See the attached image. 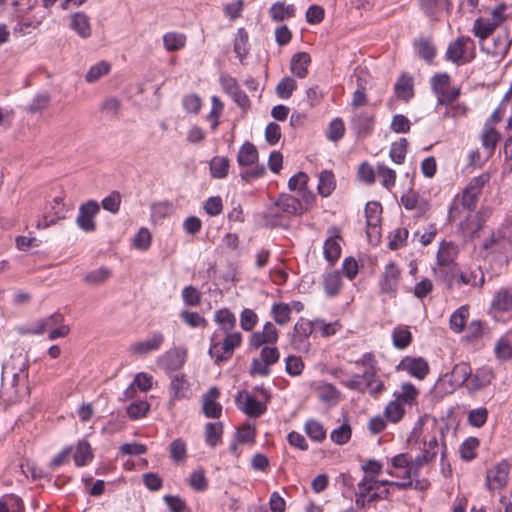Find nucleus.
<instances>
[{
    "mask_svg": "<svg viewBox=\"0 0 512 512\" xmlns=\"http://www.w3.org/2000/svg\"><path fill=\"white\" fill-rule=\"evenodd\" d=\"M396 370L404 371L411 377L423 380L429 374L430 367L423 357L405 356L396 366Z\"/></svg>",
    "mask_w": 512,
    "mask_h": 512,
    "instance_id": "8",
    "label": "nucleus"
},
{
    "mask_svg": "<svg viewBox=\"0 0 512 512\" xmlns=\"http://www.w3.org/2000/svg\"><path fill=\"white\" fill-rule=\"evenodd\" d=\"M479 446V440L475 437L466 439L460 446L461 458L465 461H470L475 458L476 450Z\"/></svg>",
    "mask_w": 512,
    "mask_h": 512,
    "instance_id": "57",
    "label": "nucleus"
},
{
    "mask_svg": "<svg viewBox=\"0 0 512 512\" xmlns=\"http://www.w3.org/2000/svg\"><path fill=\"white\" fill-rule=\"evenodd\" d=\"M244 9V1L243 0H235L229 3H226L223 6L224 15L231 21L238 19Z\"/></svg>",
    "mask_w": 512,
    "mask_h": 512,
    "instance_id": "62",
    "label": "nucleus"
},
{
    "mask_svg": "<svg viewBox=\"0 0 512 512\" xmlns=\"http://www.w3.org/2000/svg\"><path fill=\"white\" fill-rule=\"evenodd\" d=\"M164 341V334L160 331H154L146 339L131 344L129 347V352L135 356L145 357L153 352L158 351Z\"/></svg>",
    "mask_w": 512,
    "mask_h": 512,
    "instance_id": "7",
    "label": "nucleus"
},
{
    "mask_svg": "<svg viewBox=\"0 0 512 512\" xmlns=\"http://www.w3.org/2000/svg\"><path fill=\"white\" fill-rule=\"evenodd\" d=\"M406 414V410L403 409L398 403L390 400L384 407L383 415L389 423L397 424L401 422Z\"/></svg>",
    "mask_w": 512,
    "mask_h": 512,
    "instance_id": "45",
    "label": "nucleus"
},
{
    "mask_svg": "<svg viewBox=\"0 0 512 512\" xmlns=\"http://www.w3.org/2000/svg\"><path fill=\"white\" fill-rule=\"evenodd\" d=\"M164 49L168 52L182 50L187 43V36L184 33L171 31L162 36Z\"/></svg>",
    "mask_w": 512,
    "mask_h": 512,
    "instance_id": "32",
    "label": "nucleus"
},
{
    "mask_svg": "<svg viewBox=\"0 0 512 512\" xmlns=\"http://www.w3.org/2000/svg\"><path fill=\"white\" fill-rule=\"evenodd\" d=\"M297 83L291 77H284L276 87L277 95L282 99H288L296 90Z\"/></svg>",
    "mask_w": 512,
    "mask_h": 512,
    "instance_id": "60",
    "label": "nucleus"
},
{
    "mask_svg": "<svg viewBox=\"0 0 512 512\" xmlns=\"http://www.w3.org/2000/svg\"><path fill=\"white\" fill-rule=\"evenodd\" d=\"M489 176L486 174H482L480 176L472 178L463 192L457 196L460 199L462 205L471 210L475 207L478 196L484 187V185L488 182Z\"/></svg>",
    "mask_w": 512,
    "mask_h": 512,
    "instance_id": "9",
    "label": "nucleus"
},
{
    "mask_svg": "<svg viewBox=\"0 0 512 512\" xmlns=\"http://www.w3.org/2000/svg\"><path fill=\"white\" fill-rule=\"evenodd\" d=\"M93 458V452L90 444L86 440H81L74 448L73 459L78 467L85 466Z\"/></svg>",
    "mask_w": 512,
    "mask_h": 512,
    "instance_id": "37",
    "label": "nucleus"
},
{
    "mask_svg": "<svg viewBox=\"0 0 512 512\" xmlns=\"http://www.w3.org/2000/svg\"><path fill=\"white\" fill-rule=\"evenodd\" d=\"M187 350L182 347H175L162 354L157 362L166 371L179 370L185 363Z\"/></svg>",
    "mask_w": 512,
    "mask_h": 512,
    "instance_id": "17",
    "label": "nucleus"
},
{
    "mask_svg": "<svg viewBox=\"0 0 512 512\" xmlns=\"http://www.w3.org/2000/svg\"><path fill=\"white\" fill-rule=\"evenodd\" d=\"M111 276V271L106 267H100L96 270L89 272L85 276V281L90 285H101L106 282Z\"/></svg>",
    "mask_w": 512,
    "mask_h": 512,
    "instance_id": "59",
    "label": "nucleus"
},
{
    "mask_svg": "<svg viewBox=\"0 0 512 512\" xmlns=\"http://www.w3.org/2000/svg\"><path fill=\"white\" fill-rule=\"evenodd\" d=\"M355 364L364 368L362 377L369 381L368 385L373 387L374 392H382L384 390V383L376 377V361L372 354H364Z\"/></svg>",
    "mask_w": 512,
    "mask_h": 512,
    "instance_id": "16",
    "label": "nucleus"
},
{
    "mask_svg": "<svg viewBox=\"0 0 512 512\" xmlns=\"http://www.w3.org/2000/svg\"><path fill=\"white\" fill-rule=\"evenodd\" d=\"M38 198L40 200L39 210L41 213L36 224L38 229H45L55 225L65 217V204L60 193L54 195L40 194Z\"/></svg>",
    "mask_w": 512,
    "mask_h": 512,
    "instance_id": "2",
    "label": "nucleus"
},
{
    "mask_svg": "<svg viewBox=\"0 0 512 512\" xmlns=\"http://www.w3.org/2000/svg\"><path fill=\"white\" fill-rule=\"evenodd\" d=\"M495 357L499 361H509L512 359V340L508 334L501 336L494 346Z\"/></svg>",
    "mask_w": 512,
    "mask_h": 512,
    "instance_id": "36",
    "label": "nucleus"
},
{
    "mask_svg": "<svg viewBox=\"0 0 512 512\" xmlns=\"http://www.w3.org/2000/svg\"><path fill=\"white\" fill-rule=\"evenodd\" d=\"M436 433L437 424L435 419L425 414L416 420L407 436L406 441L410 446H420L422 442Z\"/></svg>",
    "mask_w": 512,
    "mask_h": 512,
    "instance_id": "4",
    "label": "nucleus"
},
{
    "mask_svg": "<svg viewBox=\"0 0 512 512\" xmlns=\"http://www.w3.org/2000/svg\"><path fill=\"white\" fill-rule=\"evenodd\" d=\"M458 246L451 242L441 243L437 253V264L440 267L450 268L453 273L455 270V259L458 255Z\"/></svg>",
    "mask_w": 512,
    "mask_h": 512,
    "instance_id": "23",
    "label": "nucleus"
},
{
    "mask_svg": "<svg viewBox=\"0 0 512 512\" xmlns=\"http://www.w3.org/2000/svg\"><path fill=\"white\" fill-rule=\"evenodd\" d=\"M237 407L251 417H259L266 411V405L246 391L238 392L236 396Z\"/></svg>",
    "mask_w": 512,
    "mask_h": 512,
    "instance_id": "14",
    "label": "nucleus"
},
{
    "mask_svg": "<svg viewBox=\"0 0 512 512\" xmlns=\"http://www.w3.org/2000/svg\"><path fill=\"white\" fill-rule=\"evenodd\" d=\"M499 120L497 118L490 120L485 124L483 133H482V146L486 151V154L489 156L492 154L496 144L498 143L500 139L499 133L494 128V125Z\"/></svg>",
    "mask_w": 512,
    "mask_h": 512,
    "instance_id": "27",
    "label": "nucleus"
},
{
    "mask_svg": "<svg viewBox=\"0 0 512 512\" xmlns=\"http://www.w3.org/2000/svg\"><path fill=\"white\" fill-rule=\"evenodd\" d=\"M258 160V151L254 144L245 142L237 154V162L240 166H251Z\"/></svg>",
    "mask_w": 512,
    "mask_h": 512,
    "instance_id": "35",
    "label": "nucleus"
},
{
    "mask_svg": "<svg viewBox=\"0 0 512 512\" xmlns=\"http://www.w3.org/2000/svg\"><path fill=\"white\" fill-rule=\"evenodd\" d=\"M304 430L309 438L316 442H320L326 437V431L322 424L313 419L305 423Z\"/></svg>",
    "mask_w": 512,
    "mask_h": 512,
    "instance_id": "51",
    "label": "nucleus"
},
{
    "mask_svg": "<svg viewBox=\"0 0 512 512\" xmlns=\"http://www.w3.org/2000/svg\"><path fill=\"white\" fill-rule=\"evenodd\" d=\"M295 6L277 1L268 10L269 17L273 22H282L295 16Z\"/></svg>",
    "mask_w": 512,
    "mask_h": 512,
    "instance_id": "28",
    "label": "nucleus"
},
{
    "mask_svg": "<svg viewBox=\"0 0 512 512\" xmlns=\"http://www.w3.org/2000/svg\"><path fill=\"white\" fill-rule=\"evenodd\" d=\"M324 256L331 264L336 262L341 254V245L338 235L330 236L324 243Z\"/></svg>",
    "mask_w": 512,
    "mask_h": 512,
    "instance_id": "39",
    "label": "nucleus"
},
{
    "mask_svg": "<svg viewBox=\"0 0 512 512\" xmlns=\"http://www.w3.org/2000/svg\"><path fill=\"white\" fill-rule=\"evenodd\" d=\"M453 379L454 387H460L470 379L472 369L467 363L456 364L452 371L448 373Z\"/></svg>",
    "mask_w": 512,
    "mask_h": 512,
    "instance_id": "43",
    "label": "nucleus"
},
{
    "mask_svg": "<svg viewBox=\"0 0 512 512\" xmlns=\"http://www.w3.org/2000/svg\"><path fill=\"white\" fill-rule=\"evenodd\" d=\"M491 308L497 312L508 313L512 315V293L507 289L498 290L491 302Z\"/></svg>",
    "mask_w": 512,
    "mask_h": 512,
    "instance_id": "31",
    "label": "nucleus"
},
{
    "mask_svg": "<svg viewBox=\"0 0 512 512\" xmlns=\"http://www.w3.org/2000/svg\"><path fill=\"white\" fill-rule=\"evenodd\" d=\"M423 466H416V458L407 453L395 455L391 459V469L388 474L392 477L402 478L403 482H390L389 485L396 486L400 489H406L413 485V478L416 477Z\"/></svg>",
    "mask_w": 512,
    "mask_h": 512,
    "instance_id": "1",
    "label": "nucleus"
},
{
    "mask_svg": "<svg viewBox=\"0 0 512 512\" xmlns=\"http://www.w3.org/2000/svg\"><path fill=\"white\" fill-rule=\"evenodd\" d=\"M188 483L195 491H205L208 487L205 471L203 469H197L193 471L188 478Z\"/></svg>",
    "mask_w": 512,
    "mask_h": 512,
    "instance_id": "55",
    "label": "nucleus"
},
{
    "mask_svg": "<svg viewBox=\"0 0 512 512\" xmlns=\"http://www.w3.org/2000/svg\"><path fill=\"white\" fill-rule=\"evenodd\" d=\"M220 392L212 387L203 396V412L207 418H219L222 414V405L217 402Z\"/></svg>",
    "mask_w": 512,
    "mask_h": 512,
    "instance_id": "25",
    "label": "nucleus"
},
{
    "mask_svg": "<svg viewBox=\"0 0 512 512\" xmlns=\"http://www.w3.org/2000/svg\"><path fill=\"white\" fill-rule=\"evenodd\" d=\"M151 242L152 235L150 231L145 227L140 228L133 238V246L141 251L148 250L151 245Z\"/></svg>",
    "mask_w": 512,
    "mask_h": 512,
    "instance_id": "58",
    "label": "nucleus"
},
{
    "mask_svg": "<svg viewBox=\"0 0 512 512\" xmlns=\"http://www.w3.org/2000/svg\"><path fill=\"white\" fill-rule=\"evenodd\" d=\"M376 175L379 178V180L381 181V184L385 188L389 189L395 185L396 172L393 169L387 167L386 165H384V164L378 165Z\"/></svg>",
    "mask_w": 512,
    "mask_h": 512,
    "instance_id": "53",
    "label": "nucleus"
},
{
    "mask_svg": "<svg viewBox=\"0 0 512 512\" xmlns=\"http://www.w3.org/2000/svg\"><path fill=\"white\" fill-rule=\"evenodd\" d=\"M223 426L220 422L208 423L205 427V441L210 447H215L221 442Z\"/></svg>",
    "mask_w": 512,
    "mask_h": 512,
    "instance_id": "48",
    "label": "nucleus"
},
{
    "mask_svg": "<svg viewBox=\"0 0 512 512\" xmlns=\"http://www.w3.org/2000/svg\"><path fill=\"white\" fill-rule=\"evenodd\" d=\"M494 378L495 373L492 367H479L470 376V381L467 384L468 391L470 393L478 392L490 385Z\"/></svg>",
    "mask_w": 512,
    "mask_h": 512,
    "instance_id": "20",
    "label": "nucleus"
},
{
    "mask_svg": "<svg viewBox=\"0 0 512 512\" xmlns=\"http://www.w3.org/2000/svg\"><path fill=\"white\" fill-rule=\"evenodd\" d=\"M170 391L173 394V399L188 397L189 383L185 376H174L170 383Z\"/></svg>",
    "mask_w": 512,
    "mask_h": 512,
    "instance_id": "47",
    "label": "nucleus"
},
{
    "mask_svg": "<svg viewBox=\"0 0 512 512\" xmlns=\"http://www.w3.org/2000/svg\"><path fill=\"white\" fill-rule=\"evenodd\" d=\"M420 395L419 389L411 382H403L393 392V401L398 403L403 409L412 408L418 404Z\"/></svg>",
    "mask_w": 512,
    "mask_h": 512,
    "instance_id": "13",
    "label": "nucleus"
},
{
    "mask_svg": "<svg viewBox=\"0 0 512 512\" xmlns=\"http://www.w3.org/2000/svg\"><path fill=\"white\" fill-rule=\"evenodd\" d=\"M401 271L394 262L385 266L383 277L380 282V289L383 293L394 294L397 290Z\"/></svg>",
    "mask_w": 512,
    "mask_h": 512,
    "instance_id": "22",
    "label": "nucleus"
},
{
    "mask_svg": "<svg viewBox=\"0 0 512 512\" xmlns=\"http://www.w3.org/2000/svg\"><path fill=\"white\" fill-rule=\"evenodd\" d=\"M111 70V64L105 60L99 61L92 65L85 75L87 83H95L103 76L107 75Z\"/></svg>",
    "mask_w": 512,
    "mask_h": 512,
    "instance_id": "44",
    "label": "nucleus"
},
{
    "mask_svg": "<svg viewBox=\"0 0 512 512\" xmlns=\"http://www.w3.org/2000/svg\"><path fill=\"white\" fill-rule=\"evenodd\" d=\"M391 336L393 345L397 349L406 348L412 340L411 332L409 328L405 325L396 326L393 329Z\"/></svg>",
    "mask_w": 512,
    "mask_h": 512,
    "instance_id": "40",
    "label": "nucleus"
},
{
    "mask_svg": "<svg viewBox=\"0 0 512 512\" xmlns=\"http://www.w3.org/2000/svg\"><path fill=\"white\" fill-rule=\"evenodd\" d=\"M311 63V57L306 52L294 54L290 61V71L298 78H305L308 75V66Z\"/></svg>",
    "mask_w": 512,
    "mask_h": 512,
    "instance_id": "29",
    "label": "nucleus"
},
{
    "mask_svg": "<svg viewBox=\"0 0 512 512\" xmlns=\"http://www.w3.org/2000/svg\"><path fill=\"white\" fill-rule=\"evenodd\" d=\"M469 38H458L452 42L447 49V58L456 64H462L469 61L472 57L466 51Z\"/></svg>",
    "mask_w": 512,
    "mask_h": 512,
    "instance_id": "24",
    "label": "nucleus"
},
{
    "mask_svg": "<svg viewBox=\"0 0 512 512\" xmlns=\"http://www.w3.org/2000/svg\"><path fill=\"white\" fill-rule=\"evenodd\" d=\"M34 333L47 334L49 340L54 341L58 338H65L70 333V327L65 323V318L60 313H54L48 317L40 319L34 326Z\"/></svg>",
    "mask_w": 512,
    "mask_h": 512,
    "instance_id": "3",
    "label": "nucleus"
},
{
    "mask_svg": "<svg viewBox=\"0 0 512 512\" xmlns=\"http://www.w3.org/2000/svg\"><path fill=\"white\" fill-rule=\"evenodd\" d=\"M67 26L81 39L92 36V24L90 17L83 11L70 13L67 18Z\"/></svg>",
    "mask_w": 512,
    "mask_h": 512,
    "instance_id": "12",
    "label": "nucleus"
},
{
    "mask_svg": "<svg viewBox=\"0 0 512 512\" xmlns=\"http://www.w3.org/2000/svg\"><path fill=\"white\" fill-rule=\"evenodd\" d=\"M258 323L257 314L248 308L242 310L240 314V327L244 331H251Z\"/></svg>",
    "mask_w": 512,
    "mask_h": 512,
    "instance_id": "63",
    "label": "nucleus"
},
{
    "mask_svg": "<svg viewBox=\"0 0 512 512\" xmlns=\"http://www.w3.org/2000/svg\"><path fill=\"white\" fill-rule=\"evenodd\" d=\"M276 206L287 214H300L302 212L300 201L287 194H283L278 198Z\"/></svg>",
    "mask_w": 512,
    "mask_h": 512,
    "instance_id": "41",
    "label": "nucleus"
},
{
    "mask_svg": "<svg viewBox=\"0 0 512 512\" xmlns=\"http://www.w3.org/2000/svg\"><path fill=\"white\" fill-rule=\"evenodd\" d=\"M314 330L312 321L300 318L294 326L291 341L293 347L299 352H308L310 347L308 338Z\"/></svg>",
    "mask_w": 512,
    "mask_h": 512,
    "instance_id": "10",
    "label": "nucleus"
},
{
    "mask_svg": "<svg viewBox=\"0 0 512 512\" xmlns=\"http://www.w3.org/2000/svg\"><path fill=\"white\" fill-rule=\"evenodd\" d=\"M421 454L416 457V466H424L433 460L440 453L441 457H445L446 446L444 443L439 444L437 433L427 438L418 446Z\"/></svg>",
    "mask_w": 512,
    "mask_h": 512,
    "instance_id": "6",
    "label": "nucleus"
},
{
    "mask_svg": "<svg viewBox=\"0 0 512 512\" xmlns=\"http://www.w3.org/2000/svg\"><path fill=\"white\" fill-rule=\"evenodd\" d=\"M150 409L147 401H136L127 407V414L131 419H138L144 417Z\"/></svg>",
    "mask_w": 512,
    "mask_h": 512,
    "instance_id": "64",
    "label": "nucleus"
},
{
    "mask_svg": "<svg viewBox=\"0 0 512 512\" xmlns=\"http://www.w3.org/2000/svg\"><path fill=\"white\" fill-rule=\"evenodd\" d=\"M320 399L327 403H336L339 399V392L329 383H321L317 386Z\"/></svg>",
    "mask_w": 512,
    "mask_h": 512,
    "instance_id": "56",
    "label": "nucleus"
},
{
    "mask_svg": "<svg viewBox=\"0 0 512 512\" xmlns=\"http://www.w3.org/2000/svg\"><path fill=\"white\" fill-rule=\"evenodd\" d=\"M407 153V140L401 138L398 141L392 143L390 148V158L396 164H402L405 160Z\"/></svg>",
    "mask_w": 512,
    "mask_h": 512,
    "instance_id": "52",
    "label": "nucleus"
},
{
    "mask_svg": "<svg viewBox=\"0 0 512 512\" xmlns=\"http://www.w3.org/2000/svg\"><path fill=\"white\" fill-rule=\"evenodd\" d=\"M336 187V181L333 173L329 170H323L319 175L318 193L323 197L332 194Z\"/></svg>",
    "mask_w": 512,
    "mask_h": 512,
    "instance_id": "42",
    "label": "nucleus"
},
{
    "mask_svg": "<svg viewBox=\"0 0 512 512\" xmlns=\"http://www.w3.org/2000/svg\"><path fill=\"white\" fill-rule=\"evenodd\" d=\"M214 321L224 332L232 331L236 325L235 315L227 308L215 311Z\"/></svg>",
    "mask_w": 512,
    "mask_h": 512,
    "instance_id": "38",
    "label": "nucleus"
},
{
    "mask_svg": "<svg viewBox=\"0 0 512 512\" xmlns=\"http://www.w3.org/2000/svg\"><path fill=\"white\" fill-rule=\"evenodd\" d=\"M229 170V160L224 156H215L210 161V172L213 178H225Z\"/></svg>",
    "mask_w": 512,
    "mask_h": 512,
    "instance_id": "46",
    "label": "nucleus"
},
{
    "mask_svg": "<svg viewBox=\"0 0 512 512\" xmlns=\"http://www.w3.org/2000/svg\"><path fill=\"white\" fill-rule=\"evenodd\" d=\"M468 317V306H461L450 316V328L456 333L461 332L464 328L465 322L467 321Z\"/></svg>",
    "mask_w": 512,
    "mask_h": 512,
    "instance_id": "49",
    "label": "nucleus"
},
{
    "mask_svg": "<svg viewBox=\"0 0 512 512\" xmlns=\"http://www.w3.org/2000/svg\"><path fill=\"white\" fill-rule=\"evenodd\" d=\"M278 330L271 322H266L261 331L253 332L249 337V346L257 349L264 344L274 345L278 341Z\"/></svg>",
    "mask_w": 512,
    "mask_h": 512,
    "instance_id": "19",
    "label": "nucleus"
},
{
    "mask_svg": "<svg viewBox=\"0 0 512 512\" xmlns=\"http://www.w3.org/2000/svg\"><path fill=\"white\" fill-rule=\"evenodd\" d=\"M382 207L378 202H369L365 207L366 223L368 227L367 234H379V225L381 222Z\"/></svg>",
    "mask_w": 512,
    "mask_h": 512,
    "instance_id": "26",
    "label": "nucleus"
},
{
    "mask_svg": "<svg viewBox=\"0 0 512 512\" xmlns=\"http://www.w3.org/2000/svg\"><path fill=\"white\" fill-rule=\"evenodd\" d=\"M351 433L350 425L347 422H344L331 432L330 438L334 443L343 445L350 440Z\"/></svg>",
    "mask_w": 512,
    "mask_h": 512,
    "instance_id": "54",
    "label": "nucleus"
},
{
    "mask_svg": "<svg viewBox=\"0 0 512 512\" xmlns=\"http://www.w3.org/2000/svg\"><path fill=\"white\" fill-rule=\"evenodd\" d=\"M389 485V481H378L373 477L366 476L358 484L357 503L364 505L365 501L381 498L382 493L378 492L380 486Z\"/></svg>",
    "mask_w": 512,
    "mask_h": 512,
    "instance_id": "15",
    "label": "nucleus"
},
{
    "mask_svg": "<svg viewBox=\"0 0 512 512\" xmlns=\"http://www.w3.org/2000/svg\"><path fill=\"white\" fill-rule=\"evenodd\" d=\"M497 23H493L490 20L478 18L475 20L473 25V33L480 39L481 45H486V40L497 28Z\"/></svg>",
    "mask_w": 512,
    "mask_h": 512,
    "instance_id": "33",
    "label": "nucleus"
},
{
    "mask_svg": "<svg viewBox=\"0 0 512 512\" xmlns=\"http://www.w3.org/2000/svg\"><path fill=\"white\" fill-rule=\"evenodd\" d=\"M509 478V464L501 462L490 469L486 473V486L489 490H499L503 488Z\"/></svg>",
    "mask_w": 512,
    "mask_h": 512,
    "instance_id": "18",
    "label": "nucleus"
},
{
    "mask_svg": "<svg viewBox=\"0 0 512 512\" xmlns=\"http://www.w3.org/2000/svg\"><path fill=\"white\" fill-rule=\"evenodd\" d=\"M233 351L226 346L224 340L217 341L214 337L211 338L209 347V355L215 360L216 363L227 361L233 355Z\"/></svg>",
    "mask_w": 512,
    "mask_h": 512,
    "instance_id": "34",
    "label": "nucleus"
},
{
    "mask_svg": "<svg viewBox=\"0 0 512 512\" xmlns=\"http://www.w3.org/2000/svg\"><path fill=\"white\" fill-rule=\"evenodd\" d=\"M273 319L279 325H285L290 320L291 307L288 303H274L271 309Z\"/></svg>",
    "mask_w": 512,
    "mask_h": 512,
    "instance_id": "50",
    "label": "nucleus"
},
{
    "mask_svg": "<svg viewBox=\"0 0 512 512\" xmlns=\"http://www.w3.org/2000/svg\"><path fill=\"white\" fill-rule=\"evenodd\" d=\"M100 206L96 201H88L82 204L76 218L78 227L85 232H93L96 229L95 217L99 213Z\"/></svg>",
    "mask_w": 512,
    "mask_h": 512,
    "instance_id": "11",
    "label": "nucleus"
},
{
    "mask_svg": "<svg viewBox=\"0 0 512 512\" xmlns=\"http://www.w3.org/2000/svg\"><path fill=\"white\" fill-rule=\"evenodd\" d=\"M341 288V278L338 272L328 273L324 278V289L330 296L336 295Z\"/></svg>",
    "mask_w": 512,
    "mask_h": 512,
    "instance_id": "61",
    "label": "nucleus"
},
{
    "mask_svg": "<svg viewBox=\"0 0 512 512\" xmlns=\"http://www.w3.org/2000/svg\"><path fill=\"white\" fill-rule=\"evenodd\" d=\"M308 176L303 172H299L293 175L288 181V187L291 191H299L303 193V199L306 204H310L314 200V195L311 192H307Z\"/></svg>",
    "mask_w": 512,
    "mask_h": 512,
    "instance_id": "30",
    "label": "nucleus"
},
{
    "mask_svg": "<svg viewBox=\"0 0 512 512\" xmlns=\"http://www.w3.org/2000/svg\"><path fill=\"white\" fill-rule=\"evenodd\" d=\"M401 204L406 210L414 211L417 216L425 215L430 208L428 200L413 190L402 195Z\"/></svg>",
    "mask_w": 512,
    "mask_h": 512,
    "instance_id": "21",
    "label": "nucleus"
},
{
    "mask_svg": "<svg viewBox=\"0 0 512 512\" xmlns=\"http://www.w3.org/2000/svg\"><path fill=\"white\" fill-rule=\"evenodd\" d=\"M431 86L440 104L454 101L460 93L458 88L450 87L449 76L445 73L435 75L431 80Z\"/></svg>",
    "mask_w": 512,
    "mask_h": 512,
    "instance_id": "5",
    "label": "nucleus"
}]
</instances>
